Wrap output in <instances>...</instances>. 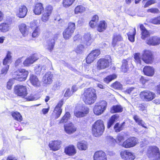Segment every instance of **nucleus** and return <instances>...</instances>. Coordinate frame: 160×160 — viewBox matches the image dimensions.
<instances>
[{"label": "nucleus", "instance_id": "nucleus-7", "mask_svg": "<svg viewBox=\"0 0 160 160\" xmlns=\"http://www.w3.org/2000/svg\"><path fill=\"white\" fill-rule=\"evenodd\" d=\"M138 143V139L134 137H130L126 140L121 144V146L126 148H130L135 146Z\"/></svg>", "mask_w": 160, "mask_h": 160}, {"label": "nucleus", "instance_id": "nucleus-33", "mask_svg": "<svg viewBox=\"0 0 160 160\" xmlns=\"http://www.w3.org/2000/svg\"><path fill=\"white\" fill-rule=\"evenodd\" d=\"M77 146L78 148L81 150H86L88 148L87 143L84 141L78 142Z\"/></svg>", "mask_w": 160, "mask_h": 160}, {"label": "nucleus", "instance_id": "nucleus-55", "mask_svg": "<svg viewBox=\"0 0 160 160\" xmlns=\"http://www.w3.org/2000/svg\"><path fill=\"white\" fill-rule=\"evenodd\" d=\"M107 138L108 141L111 144L114 145L115 143L117 142L116 140L112 136H108Z\"/></svg>", "mask_w": 160, "mask_h": 160}, {"label": "nucleus", "instance_id": "nucleus-21", "mask_svg": "<svg viewBox=\"0 0 160 160\" xmlns=\"http://www.w3.org/2000/svg\"><path fill=\"white\" fill-rule=\"evenodd\" d=\"M94 160H100L107 158L105 153L102 151L96 152L93 156Z\"/></svg>", "mask_w": 160, "mask_h": 160}, {"label": "nucleus", "instance_id": "nucleus-42", "mask_svg": "<svg viewBox=\"0 0 160 160\" xmlns=\"http://www.w3.org/2000/svg\"><path fill=\"white\" fill-rule=\"evenodd\" d=\"M75 0H62L63 6L65 8L71 6Z\"/></svg>", "mask_w": 160, "mask_h": 160}, {"label": "nucleus", "instance_id": "nucleus-47", "mask_svg": "<svg viewBox=\"0 0 160 160\" xmlns=\"http://www.w3.org/2000/svg\"><path fill=\"white\" fill-rule=\"evenodd\" d=\"M122 69L124 72H126L128 68V62L126 60H123L122 61Z\"/></svg>", "mask_w": 160, "mask_h": 160}, {"label": "nucleus", "instance_id": "nucleus-46", "mask_svg": "<svg viewBox=\"0 0 160 160\" xmlns=\"http://www.w3.org/2000/svg\"><path fill=\"white\" fill-rule=\"evenodd\" d=\"M70 114L69 112H66L62 117V119L60 121L59 123L66 122L70 119Z\"/></svg>", "mask_w": 160, "mask_h": 160}, {"label": "nucleus", "instance_id": "nucleus-14", "mask_svg": "<svg viewBox=\"0 0 160 160\" xmlns=\"http://www.w3.org/2000/svg\"><path fill=\"white\" fill-rule=\"evenodd\" d=\"M38 59L39 57L38 54H33L27 58L23 62V64L25 66H29Z\"/></svg>", "mask_w": 160, "mask_h": 160}, {"label": "nucleus", "instance_id": "nucleus-9", "mask_svg": "<svg viewBox=\"0 0 160 160\" xmlns=\"http://www.w3.org/2000/svg\"><path fill=\"white\" fill-rule=\"evenodd\" d=\"M140 95L142 99L146 101L152 100L156 97L154 93L149 91H144L141 92Z\"/></svg>", "mask_w": 160, "mask_h": 160}, {"label": "nucleus", "instance_id": "nucleus-37", "mask_svg": "<svg viewBox=\"0 0 160 160\" xmlns=\"http://www.w3.org/2000/svg\"><path fill=\"white\" fill-rule=\"evenodd\" d=\"M122 108L120 105H115L111 108L110 112L112 113L121 112L122 111Z\"/></svg>", "mask_w": 160, "mask_h": 160}, {"label": "nucleus", "instance_id": "nucleus-12", "mask_svg": "<svg viewBox=\"0 0 160 160\" xmlns=\"http://www.w3.org/2000/svg\"><path fill=\"white\" fill-rule=\"evenodd\" d=\"M142 59L146 63H151L153 59L151 51L149 50H144L142 55Z\"/></svg>", "mask_w": 160, "mask_h": 160}, {"label": "nucleus", "instance_id": "nucleus-59", "mask_svg": "<svg viewBox=\"0 0 160 160\" xmlns=\"http://www.w3.org/2000/svg\"><path fill=\"white\" fill-rule=\"evenodd\" d=\"M124 139V137L123 136L121 135H118L117 137V142L120 146H121V144H122V143L121 142V141Z\"/></svg>", "mask_w": 160, "mask_h": 160}, {"label": "nucleus", "instance_id": "nucleus-53", "mask_svg": "<svg viewBox=\"0 0 160 160\" xmlns=\"http://www.w3.org/2000/svg\"><path fill=\"white\" fill-rule=\"evenodd\" d=\"M84 50V46L82 45H80L77 46L76 49V52L77 53H82Z\"/></svg>", "mask_w": 160, "mask_h": 160}, {"label": "nucleus", "instance_id": "nucleus-27", "mask_svg": "<svg viewBox=\"0 0 160 160\" xmlns=\"http://www.w3.org/2000/svg\"><path fill=\"white\" fill-rule=\"evenodd\" d=\"M43 4L41 3H39L36 5L33 12L35 14L39 15H40L43 11Z\"/></svg>", "mask_w": 160, "mask_h": 160}, {"label": "nucleus", "instance_id": "nucleus-64", "mask_svg": "<svg viewBox=\"0 0 160 160\" xmlns=\"http://www.w3.org/2000/svg\"><path fill=\"white\" fill-rule=\"evenodd\" d=\"M139 110L145 113L146 112V110L145 107L142 105L140 104L138 107Z\"/></svg>", "mask_w": 160, "mask_h": 160}, {"label": "nucleus", "instance_id": "nucleus-3", "mask_svg": "<svg viewBox=\"0 0 160 160\" xmlns=\"http://www.w3.org/2000/svg\"><path fill=\"white\" fill-rule=\"evenodd\" d=\"M147 155L151 160H159L160 152L159 148L156 146L149 147L147 151Z\"/></svg>", "mask_w": 160, "mask_h": 160}, {"label": "nucleus", "instance_id": "nucleus-13", "mask_svg": "<svg viewBox=\"0 0 160 160\" xmlns=\"http://www.w3.org/2000/svg\"><path fill=\"white\" fill-rule=\"evenodd\" d=\"M88 112V108L83 107L79 110H75L74 112V114L77 118H79L86 116Z\"/></svg>", "mask_w": 160, "mask_h": 160}, {"label": "nucleus", "instance_id": "nucleus-48", "mask_svg": "<svg viewBox=\"0 0 160 160\" xmlns=\"http://www.w3.org/2000/svg\"><path fill=\"white\" fill-rule=\"evenodd\" d=\"M67 28L73 33L76 28L75 23L71 22H69Z\"/></svg>", "mask_w": 160, "mask_h": 160}, {"label": "nucleus", "instance_id": "nucleus-62", "mask_svg": "<svg viewBox=\"0 0 160 160\" xmlns=\"http://www.w3.org/2000/svg\"><path fill=\"white\" fill-rule=\"evenodd\" d=\"M158 9L156 8H151L147 10L148 12H150L154 13H158Z\"/></svg>", "mask_w": 160, "mask_h": 160}, {"label": "nucleus", "instance_id": "nucleus-18", "mask_svg": "<svg viewBox=\"0 0 160 160\" xmlns=\"http://www.w3.org/2000/svg\"><path fill=\"white\" fill-rule=\"evenodd\" d=\"M146 42L148 45H156L160 43V38L157 36L151 37L148 39Z\"/></svg>", "mask_w": 160, "mask_h": 160}, {"label": "nucleus", "instance_id": "nucleus-35", "mask_svg": "<svg viewBox=\"0 0 160 160\" xmlns=\"http://www.w3.org/2000/svg\"><path fill=\"white\" fill-rule=\"evenodd\" d=\"M73 33L69 30L66 28L63 32V38L66 39H69L72 36Z\"/></svg>", "mask_w": 160, "mask_h": 160}, {"label": "nucleus", "instance_id": "nucleus-15", "mask_svg": "<svg viewBox=\"0 0 160 160\" xmlns=\"http://www.w3.org/2000/svg\"><path fill=\"white\" fill-rule=\"evenodd\" d=\"M64 129L67 133L70 134L75 132L76 131L77 128L72 123L70 122L64 125Z\"/></svg>", "mask_w": 160, "mask_h": 160}, {"label": "nucleus", "instance_id": "nucleus-44", "mask_svg": "<svg viewBox=\"0 0 160 160\" xmlns=\"http://www.w3.org/2000/svg\"><path fill=\"white\" fill-rule=\"evenodd\" d=\"M12 117L13 118L19 122H21L22 120V117L20 114L17 112L12 113Z\"/></svg>", "mask_w": 160, "mask_h": 160}, {"label": "nucleus", "instance_id": "nucleus-17", "mask_svg": "<svg viewBox=\"0 0 160 160\" xmlns=\"http://www.w3.org/2000/svg\"><path fill=\"white\" fill-rule=\"evenodd\" d=\"M61 144V141L55 140L51 142L49 144V146L51 150L53 151H56L60 149Z\"/></svg>", "mask_w": 160, "mask_h": 160}, {"label": "nucleus", "instance_id": "nucleus-5", "mask_svg": "<svg viewBox=\"0 0 160 160\" xmlns=\"http://www.w3.org/2000/svg\"><path fill=\"white\" fill-rule=\"evenodd\" d=\"M107 104L104 100H101L96 103L93 109L94 114L97 115L101 114L106 109Z\"/></svg>", "mask_w": 160, "mask_h": 160}, {"label": "nucleus", "instance_id": "nucleus-50", "mask_svg": "<svg viewBox=\"0 0 160 160\" xmlns=\"http://www.w3.org/2000/svg\"><path fill=\"white\" fill-rule=\"evenodd\" d=\"M112 87L115 89H121L122 88V85L118 82H116L113 83L111 86Z\"/></svg>", "mask_w": 160, "mask_h": 160}, {"label": "nucleus", "instance_id": "nucleus-58", "mask_svg": "<svg viewBox=\"0 0 160 160\" xmlns=\"http://www.w3.org/2000/svg\"><path fill=\"white\" fill-rule=\"evenodd\" d=\"M38 22L37 20H34L30 23V27L31 28H36L38 27Z\"/></svg>", "mask_w": 160, "mask_h": 160}, {"label": "nucleus", "instance_id": "nucleus-34", "mask_svg": "<svg viewBox=\"0 0 160 160\" xmlns=\"http://www.w3.org/2000/svg\"><path fill=\"white\" fill-rule=\"evenodd\" d=\"M55 41L54 39L49 38L47 41L46 48L50 51H51L53 49L54 46Z\"/></svg>", "mask_w": 160, "mask_h": 160}, {"label": "nucleus", "instance_id": "nucleus-19", "mask_svg": "<svg viewBox=\"0 0 160 160\" xmlns=\"http://www.w3.org/2000/svg\"><path fill=\"white\" fill-rule=\"evenodd\" d=\"M63 102L62 100L60 101L55 108L53 112L56 119L58 118L61 114L62 110L61 108L63 105Z\"/></svg>", "mask_w": 160, "mask_h": 160}, {"label": "nucleus", "instance_id": "nucleus-29", "mask_svg": "<svg viewBox=\"0 0 160 160\" xmlns=\"http://www.w3.org/2000/svg\"><path fill=\"white\" fill-rule=\"evenodd\" d=\"M107 23L104 20L100 21L98 24L97 30L102 32L105 30L107 27Z\"/></svg>", "mask_w": 160, "mask_h": 160}, {"label": "nucleus", "instance_id": "nucleus-10", "mask_svg": "<svg viewBox=\"0 0 160 160\" xmlns=\"http://www.w3.org/2000/svg\"><path fill=\"white\" fill-rule=\"evenodd\" d=\"M100 53V51L98 49L92 51L86 58V62L88 64H90L93 62Z\"/></svg>", "mask_w": 160, "mask_h": 160}, {"label": "nucleus", "instance_id": "nucleus-54", "mask_svg": "<svg viewBox=\"0 0 160 160\" xmlns=\"http://www.w3.org/2000/svg\"><path fill=\"white\" fill-rule=\"evenodd\" d=\"M9 65H7L5 66L2 69L1 74H3L4 75H6L9 68Z\"/></svg>", "mask_w": 160, "mask_h": 160}, {"label": "nucleus", "instance_id": "nucleus-41", "mask_svg": "<svg viewBox=\"0 0 160 160\" xmlns=\"http://www.w3.org/2000/svg\"><path fill=\"white\" fill-rule=\"evenodd\" d=\"M117 77V76L115 74L107 76L104 79V82L107 83H109L112 80L115 79Z\"/></svg>", "mask_w": 160, "mask_h": 160}, {"label": "nucleus", "instance_id": "nucleus-52", "mask_svg": "<svg viewBox=\"0 0 160 160\" xmlns=\"http://www.w3.org/2000/svg\"><path fill=\"white\" fill-rule=\"evenodd\" d=\"M40 33V30L39 27H37L35 29L33 30L32 36L33 38H35L38 37Z\"/></svg>", "mask_w": 160, "mask_h": 160}, {"label": "nucleus", "instance_id": "nucleus-40", "mask_svg": "<svg viewBox=\"0 0 160 160\" xmlns=\"http://www.w3.org/2000/svg\"><path fill=\"white\" fill-rule=\"evenodd\" d=\"M86 11L85 7L81 5L77 6L74 9V12L75 14L82 13Z\"/></svg>", "mask_w": 160, "mask_h": 160}, {"label": "nucleus", "instance_id": "nucleus-1", "mask_svg": "<svg viewBox=\"0 0 160 160\" xmlns=\"http://www.w3.org/2000/svg\"><path fill=\"white\" fill-rule=\"evenodd\" d=\"M83 98V101L86 104H91L96 101L97 96L95 90L89 88L85 90Z\"/></svg>", "mask_w": 160, "mask_h": 160}, {"label": "nucleus", "instance_id": "nucleus-32", "mask_svg": "<svg viewBox=\"0 0 160 160\" xmlns=\"http://www.w3.org/2000/svg\"><path fill=\"white\" fill-rule=\"evenodd\" d=\"M133 118L136 122L138 123L139 125L145 128H147L145 123L137 115H134Z\"/></svg>", "mask_w": 160, "mask_h": 160}, {"label": "nucleus", "instance_id": "nucleus-56", "mask_svg": "<svg viewBox=\"0 0 160 160\" xmlns=\"http://www.w3.org/2000/svg\"><path fill=\"white\" fill-rule=\"evenodd\" d=\"M140 54L139 53H136L134 55V58L135 62L141 64V60L140 58Z\"/></svg>", "mask_w": 160, "mask_h": 160}, {"label": "nucleus", "instance_id": "nucleus-49", "mask_svg": "<svg viewBox=\"0 0 160 160\" xmlns=\"http://www.w3.org/2000/svg\"><path fill=\"white\" fill-rule=\"evenodd\" d=\"M150 22L155 24H160V16L151 19Z\"/></svg>", "mask_w": 160, "mask_h": 160}, {"label": "nucleus", "instance_id": "nucleus-8", "mask_svg": "<svg viewBox=\"0 0 160 160\" xmlns=\"http://www.w3.org/2000/svg\"><path fill=\"white\" fill-rule=\"evenodd\" d=\"M14 92L18 96L23 98L26 96L28 94L26 87L20 85H18L14 87Z\"/></svg>", "mask_w": 160, "mask_h": 160}, {"label": "nucleus", "instance_id": "nucleus-23", "mask_svg": "<svg viewBox=\"0 0 160 160\" xmlns=\"http://www.w3.org/2000/svg\"><path fill=\"white\" fill-rule=\"evenodd\" d=\"M53 75L50 72H47L43 78V82L45 84H49L52 81Z\"/></svg>", "mask_w": 160, "mask_h": 160}, {"label": "nucleus", "instance_id": "nucleus-25", "mask_svg": "<svg viewBox=\"0 0 160 160\" xmlns=\"http://www.w3.org/2000/svg\"><path fill=\"white\" fill-rule=\"evenodd\" d=\"M29 81L35 87H38L40 85V82L37 77L33 74L30 75Z\"/></svg>", "mask_w": 160, "mask_h": 160}, {"label": "nucleus", "instance_id": "nucleus-30", "mask_svg": "<svg viewBox=\"0 0 160 160\" xmlns=\"http://www.w3.org/2000/svg\"><path fill=\"white\" fill-rule=\"evenodd\" d=\"M11 52L8 51L7 55L3 60V64L4 65L10 64L12 62Z\"/></svg>", "mask_w": 160, "mask_h": 160}, {"label": "nucleus", "instance_id": "nucleus-22", "mask_svg": "<svg viewBox=\"0 0 160 160\" xmlns=\"http://www.w3.org/2000/svg\"><path fill=\"white\" fill-rule=\"evenodd\" d=\"M76 150L73 145H70L65 149V152L69 156H73L76 153Z\"/></svg>", "mask_w": 160, "mask_h": 160}, {"label": "nucleus", "instance_id": "nucleus-45", "mask_svg": "<svg viewBox=\"0 0 160 160\" xmlns=\"http://www.w3.org/2000/svg\"><path fill=\"white\" fill-rule=\"evenodd\" d=\"M46 69V67L44 66L43 65L39 64L35 67V71L37 74H39L42 70H45Z\"/></svg>", "mask_w": 160, "mask_h": 160}, {"label": "nucleus", "instance_id": "nucleus-31", "mask_svg": "<svg viewBox=\"0 0 160 160\" xmlns=\"http://www.w3.org/2000/svg\"><path fill=\"white\" fill-rule=\"evenodd\" d=\"M119 117L118 114H116L113 115L111 117L108 123L107 127L108 128H110L114 122L118 120Z\"/></svg>", "mask_w": 160, "mask_h": 160}, {"label": "nucleus", "instance_id": "nucleus-63", "mask_svg": "<svg viewBox=\"0 0 160 160\" xmlns=\"http://www.w3.org/2000/svg\"><path fill=\"white\" fill-rule=\"evenodd\" d=\"M155 3V1L154 0H151L149 1L146 3L144 5V8H146L148 7L150 5H151Z\"/></svg>", "mask_w": 160, "mask_h": 160}, {"label": "nucleus", "instance_id": "nucleus-60", "mask_svg": "<svg viewBox=\"0 0 160 160\" xmlns=\"http://www.w3.org/2000/svg\"><path fill=\"white\" fill-rule=\"evenodd\" d=\"M72 94V93L70 91V89L68 88L66 89L64 93V97L68 98L71 96Z\"/></svg>", "mask_w": 160, "mask_h": 160}, {"label": "nucleus", "instance_id": "nucleus-61", "mask_svg": "<svg viewBox=\"0 0 160 160\" xmlns=\"http://www.w3.org/2000/svg\"><path fill=\"white\" fill-rule=\"evenodd\" d=\"M38 98L37 97H36V96H34L32 94L30 96L26 98L27 99L28 101L36 100L38 99Z\"/></svg>", "mask_w": 160, "mask_h": 160}, {"label": "nucleus", "instance_id": "nucleus-38", "mask_svg": "<svg viewBox=\"0 0 160 160\" xmlns=\"http://www.w3.org/2000/svg\"><path fill=\"white\" fill-rule=\"evenodd\" d=\"M84 41V43L88 46L90 45L91 41V34L89 33L85 34L83 36Z\"/></svg>", "mask_w": 160, "mask_h": 160}, {"label": "nucleus", "instance_id": "nucleus-36", "mask_svg": "<svg viewBox=\"0 0 160 160\" xmlns=\"http://www.w3.org/2000/svg\"><path fill=\"white\" fill-rule=\"evenodd\" d=\"M10 25L8 23H2L0 25V30L3 32H6L9 29Z\"/></svg>", "mask_w": 160, "mask_h": 160}, {"label": "nucleus", "instance_id": "nucleus-43", "mask_svg": "<svg viewBox=\"0 0 160 160\" xmlns=\"http://www.w3.org/2000/svg\"><path fill=\"white\" fill-rule=\"evenodd\" d=\"M125 124V122H123L121 124H119L117 123L114 126V129L116 132H119L122 130L123 126Z\"/></svg>", "mask_w": 160, "mask_h": 160}, {"label": "nucleus", "instance_id": "nucleus-39", "mask_svg": "<svg viewBox=\"0 0 160 160\" xmlns=\"http://www.w3.org/2000/svg\"><path fill=\"white\" fill-rule=\"evenodd\" d=\"M136 33L135 28H134L132 32H129L127 33L128 39L132 42L134 41L135 35Z\"/></svg>", "mask_w": 160, "mask_h": 160}, {"label": "nucleus", "instance_id": "nucleus-6", "mask_svg": "<svg viewBox=\"0 0 160 160\" xmlns=\"http://www.w3.org/2000/svg\"><path fill=\"white\" fill-rule=\"evenodd\" d=\"M111 62V58L109 56L105 58H101L97 62V69L99 70L105 69L109 67Z\"/></svg>", "mask_w": 160, "mask_h": 160}, {"label": "nucleus", "instance_id": "nucleus-11", "mask_svg": "<svg viewBox=\"0 0 160 160\" xmlns=\"http://www.w3.org/2000/svg\"><path fill=\"white\" fill-rule=\"evenodd\" d=\"M120 155L121 158L125 160H133L135 158L134 153L128 150L122 151Z\"/></svg>", "mask_w": 160, "mask_h": 160}, {"label": "nucleus", "instance_id": "nucleus-57", "mask_svg": "<svg viewBox=\"0 0 160 160\" xmlns=\"http://www.w3.org/2000/svg\"><path fill=\"white\" fill-rule=\"evenodd\" d=\"M50 15L48 14H47L44 12L43 14L42 19V21L46 22L48 21L49 18V17Z\"/></svg>", "mask_w": 160, "mask_h": 160}, {"label": "nucleus", "instance_id": "nucleus-51", "mask_svg": "<svg viewBox=\"0 0 160 160\" xmlns=\"http://www.w3.org/2000/svg\"><path fill=\"white\" fill-rule=\"evenodd\" d=\"M52 10L53 8L52 6L50 5H48L45 8L44 12L50 15Z\"/></svg>", "mask_w": 160, "mask_h": 160}, {"label": "nucleus", "instance_id": "nucleus-20", "mask_svg": "<svg viewBox=\"0 0 160 160\" xmlns=\"http://www.w3.org/2000/svg\"><path fill=\"white\" fill-rule=\"evenodd\" d=\"M143 72L145 75L152 77L154 75V69L152 67L146 66L143 68Z\"/></svg>", "mask_w": 160, "mask_h": 160}, {"label": "nucleus", "instance_id": "nucleus-2", "mask_svg": "<svg viewBox=\"0 0 160 160\" xmlns=\"http://www.w3.org/2000/svg\"><path fill=\"white\" fill-rule=\"evenodd\" d=\"M105 128L103 121L101 119L97 120L92 126V134L95 137H100L103 133Z\"/></svg>", "mask_w": 160, "mask_h": 160}, {"label": "nucleus", "instance_id": "nucleus-4", "mask_svg": "<svg viewBox=\"0 0 160 160\" xmlns=\"http://www.w3.org/2000/svg\"><path fill=\"white\" fill-rule=\"evenodd\" d=\"M28 72L25 69H19L14 72L13 77L15 80L19 81H25L28 76Z\"/></svg>", "mask_w": 160, "mask_h": 160}, {"label": "nucleus", "instance_id": "nucleus-28", "mask_svg": "<svg viewBox=\"0 0 160 160\" xmlns=\"http://www.w3.org/2000/svg\"><path fill=\"white\" fill-rule=\"evenodd\" d=\"M140 28L141 31V38L143 39H145L146 38L150 36V32L146 29L144 26L141 24L140 25Z\"/></svg>", "mask_w": 160, "mask_h": 160}, {"label": "nucleus", "instance_id": "nucleus-24", "mask_svg": "<svg viewBox=\"0 0 160 160\" xmlns=\"http://www.w3.org/2000/svg\"><path fill=\"white\" fill-rule=\"evenodd\" d=\"M122 38L121 35L118 33H114L113 35L112 45L113 47H116L118 42L122 40Z\"/></svg>", "mask_w": 160, "mask_h": 160}, {"label": "nucleus", "instance_id": "nucleus-26", "mask_svg": "<svg viewBox=\"0 0 160 160\" xmlns=\"http://www.w3.org/2000/svg\"><path fill=\"white\" fill-rule=\"evenodd\" d=\"M19 30L24 36H26L28 34V27L24 23H22L19 25Z\"/></svg>", "mask_w": 160, "mask_h": 160}, {"label": "nucleus", "instance_id": "nucleus-16", "mask_svg": "<svg viewBox=\"0 0 160 160\" xmlns=\"http://www.w3.org/2000/svg\"><path fill=\"white\" fill-rule=\"evenodd\" d=\"M28 12L27 7L24 5L20 6L17 11V15L20 18H23L26 15Z\"/></svg>", "mask_w": 160, "mask_h": 160}]
</instances>
